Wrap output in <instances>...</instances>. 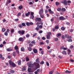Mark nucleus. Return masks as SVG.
Here are the masks:
<instances>
[{
  "label": "nucleus",
  "mask_w": 74,
  "mask_h": 74,
  "mask_svg": "<svg viewBox=\"0 0 74 74\" xmlns=\"http://www.w3.org/2000/svg\"><path fill=\"white\" fill-rule=\"evenodd\" d=\"M9 63L10 66H12L13 68L16 67V64L12 61L10 60Z\"/></svg>",
  "instance_id": "1"
},
{
  "label": "nucleus",
  "mask_w": 74,
  "mask_h": 74,
  "mask_svg": "<svg viewBox=\"0 0 74 74\" xmlns=\"http://www.w3.org/2000/svg\"><path fill=\"white\" fill-rule=\"evenodd\" d=\"M25 31L24 30H22L21 31L19 30L18 32V33L19 34H20V35H23L24 34H25Z\"/></svg>",
  "instance_id": "2"
},
{
  "label": "nucleus",
  "mask_w": 74,
  "mask_h": 74,
  "mask_svg": "<svg viewBox=\"0 0 74 74\" xmlns=\"http://www.w3.org/2000/svg\"><path fill=\"white\" fill-rule=\"evenodd\" d=\"M61 3L62 4H64V5H67V1L66 0L62 1Z\"/></svg>",
  "instance_id": "3"
},
{
  "label": "nucleus",
  "mask_w": 74,
  "mask_h": 74,
  "mask_svg": "<svg viewBox=\"0 0 74 74\" xmlns=\"http://www.w3.org/2000/svg\"><path fill=\"white\" fill-rule=\"evenodd\" d=\"M44 14V10L42 8L39 11V14L40 15H41Z\"/></svg>",
  "instance_id": "4"
},
{
  "label": "nucleus",
  "mask_w": 74,
  "mask_h": 74,
  "mask_svg": "<svg viewBox=\"0 0 74 74\" xmlns=\"http://www.w3.org/2000/svg\"><path fill=\"white\" fill-rule=\"evenodd\" d=\"M59 20H66V18H64L63 16H61L59 17Z\"/></svg>",
  "instance_id": "5"
},
{
  "label": "nucleus",
  "mask_w": 74,
  "mask_h": 74,
  "mask_svg": "<svg viewBox=\"0 0 74 74\" xmlns=\"http://www.w3.org/2000/svg\"><path fill=\"white\" fill-rule=\"evenodd\" d=\"M35 21H38V22H40L41 21V19L39 17H36L35 18Z\"/></svg>",
  "instance_id": "6"
},
{
  "label": "nucleus",
  "mask_w": 74,
  "mask_h": 74,
  "mask_svg": "<svg viewBox=\"0 0 74 74\" xmlns=\"http://www.w3.org/2000/svg\"><path fill=\"white\" fill-rule=\"evenodd\" d=\"M18 40L21 42H23L24 41V39L23 38L21 37L19 38Z\"/></svg>",
  "instance_id": "7"
},
{
  "label": "nucleus",
  "mask_w": 74,
  "mask_h": 74,
  "mask_svg": "<svg viewBox=\"0 0 74 74\" xmlns=\"http://www.w3.org/2000/svg\"><path fill=\"white\" fill-rule=\"evenodd\" d=\"M48 11L49 12V13H50V14H53V13H54L52 11L51 9H49Z\"/></svg>",
  "instance_id": "8"
},
{
  "label": "nucleus",
  "mask_w": 74,
  "mask_h": 74,
  "mask_svg": "<svg viewBox=\"0 0 74 74\" xmlns=\"http://www.w3.org/2000/svg\"><path fill=\"white\" fill-rule=\"evenodd\" d=\"M62 53L63 55H67V53H66V51L65 50L63 51Z\"/></svg>",
  "instance_id": "9"
},
{
  "label": "nucleus",
  "mask_w": 74,
  "mask_h": 74,
  "mask_svg": "<svg viewBox=\"0 0 74 74\" xmlns=\"http://www.w3.org/2000/svg\"><path fill=\"white\" fill-rule=\"evenodd\" d=\"M12 49L9 48H8L6 49V51H8V52H11V51H12Z\"/></svg>",
  "instance_id": "10"
},
{
  "label": "nucleus",
  "mask_w": 74,
  "mask_h": 74,
  "mask_svg": "<svg viewBox=\"0 0 74 74\" xmlns=\"http://www.w3.org/2000/svg\"><path fill=\"white\" fill-rule=\"evenodd\" d=\"M34 64L35 66H36V67H38L39 66H40V64L36 62H34Z\"/></svg>",
  "instance_id": "11"
},
{
  "label": "nucleus",
  "mask_w": 74,
  "mask_h": 74,
  "mask_svg": "<svg viewBox=\"0 0 74 74\" xmlns=\"http://www.w3.org/2000/svg\"><path fill=\"white\" fill-rule=\"evenodd\" d=\"M34 52V53H37V50L36 49H33Z\"/></svg>",
  "instance_id": "12"
},
{
  "label": "nucleus",
  "mask_w": 74,
  "mask_h": 74,
  "mask_svg": "<svg viewBox=\"0 0 74 74\" xmlns=\"http://www.w3.org/2000/svg\"><path fill=\"white\" fill-rule=\"evenodd\" d=\"M29 67H34V64H29Z\"/></svg>",
  "instance_id": "13"
},
{
  "label": "nucleus",
  "mask_w": 74,
  "mask_h": 74,
  "mask_svg": "<svg viewBox=\"0 0 74 74\" xmlns=\"http://www.w3.org/2000/svg\"><path fill=\"white\" fill-rule=\"evenodd\" d=\"M66 11V8H62L61 9V11L62 12H65Z\"/></svg>",
  "instance_id": "14"
},
{
  "label": "nucleus",
  "mask_w": 74,
  "mask_h": 74,
  "mask_svg": "<svg viewBox=\"0 0 74 74\" xmlns=\"http://www.w3.org/2000/svg\"><path fill=\"white\" fill-rule=\"evenodd\" d=\"M30 14V12H28L27 13L25 14L26 16H28V15H29Z\"/></svg>",
  "instance_id": "15"
},
{
  "label": "nucleus",
  "mask_w": 74,
  "mask_h": 74,
  "mask_svg": "<svg viewBox=\"0 0 74 74\" xmlns=\"http://www.w3.org/2000/svg\"><path fill=\"white\" fill-rule=\"evenodd\" d=\"M21 63H22V61L21 60H20L18 61V65H21Z\"/></svg>",
  "instance_id": "16"
},
{
  "label": "nucleus",
  "mask_w": 74,
  "mask_h": 74,
  "mask_svg": "<svg viewBox=\"0 0 74 74\" xmlns=\"http://www.w3.org/2000/svg\"><path fill=\"white\" fill-rule=\"evenodd\" d=\"M46 37L47 39H48L49 40V39L51 38V36H50L47 35Z\"/></svg>",
  "instance_id": "17"
},
{
  "label": "nucleus",
  "mask_w": 74,
  "mask_h": 74,
  "mask_svg": "<svg viewBox=\"0 0 74 74\" xmlns=\"http://www.w3.org/2000/svg\"><path fill=\"white\" fill-rule=\"evenodd\" d=\"M31 44H36V42H35V40H33L31 41Z\"/></svg>",
  "instance_id": "18"
},
{
  "label": "nucleus",
  "mask_w": 74,
  "mask_h": 74,
  "mask_svg": "<svg viewBox=\"0 0 74 74\" xmlns=\"http://www.w3.org/2000/svg\"><path fill=\"white\" fill-rule=\"evenodd\" d=\"M31 70L32 69L31 68H29L28 69V71L29 73H32V71H31Z\"/></svg>",
  "instance_id": "19"
},
{
  "label": "nucleus",
  "mask_w": 74,
  "mask_h": 74,
  "mask_svg": "<svg viewBox=\"0 0 74 74\" xmlns=\"http://www.w3.org/2000/svg\"><path fill=\"white\" fill-rule=\"evenodd\" d=\"M25 58L26 59V62H28V61H29V60H29V57H25Z\"/></svg>",
  "instance_id": "20"
},
{
  "label": "nucleus",
  "mask_w": 74,
  "mask_h": 74,
  "mask_svg": "<svg viewBox=\"0 0 74 74\" xmlns=\"http://www.w3.org/2000/svg\"><path fill=\"white\" fill-rule=\"evenodd\" d=\"M14 48L15 50H18V49H19V48H18V47L17 46H16L14 47Z\"/></svg>",
  "instance_id": "21"
},
{
  "label": "nucleus",
  "mask_w": 74,
  "mask_h": 74,
  "mask_svg": "<svg viewBox=\"0 0 74 74\" xmlns=\"http://www.w3.org/2000/svg\"><path fill=\"white\" fill-rule=\"evenodd\" d=\"M66 41H68V42H72V41H73L72 39H71L67 40Z\"/></svg>",
  "instance_id": "22"
},
{
  "label": "nucleus",
  "mask_w": 74,
  "mask_h": 74,
  "mask_svg": "<svg viewBox=\"0 0 74 74\" xmlns=\"http://www.w3.org/2000/svg\"><path fill=\"white\" fill-rule=\"evenodd\" d=\"M10 72L12 73V74H14V73H15V71L12 69L10 70Z\"/></svg>",
  "instance_id": "23"
},
{
  "label": "nucleus",
  "mask_w": 74,
  "mask_h": 74,
  "mask_svg": "<svg viewBox=\"0 0 74 74\" xmlns=\"http://www.w3.org/2000/svg\"><path fill=\"white\" fill-rule=\"evenodd\" d=\"M40 28L39 27V25H38L37 26V27L35 28V30H38Z\"/></svg>",
  "instance_id": "24"
},
{
  "label": "nucleus",
  "mask_w": 74,
  "mask_h": 74,
  "mask_svg": "<svg viewBox=\"0 0 74 74\" xmlns=\"http://www.w3.org/2000/svg\"><path fill=\"white\" fill-rule=\"evenodd\" d=\"M66 28L64 27H62L61 28V30L62 31H64L65 30Z\"/></svg>",
  "instance_id": "25"
},
{
  "label": "nucleus",
  "mask_w": 74,
  "mask_h": 74,
  "mask_svg": "<svg viewBox=\"0 0 74 74\" xmlns=\"http://www.w3.org/2000/svg\"><path fill=\"white\" fill-rule=\"evenodd\" d=\"M61 10H62V8H58L57 9V10L58 11L60 12V11H61Z\"/></svg>",
  "instance_id": "26"
},
{
  "label": "nucleus",
  "mask_w": 74,
  "mask_h": 74,
  "mask_svg": "<svg viewBox=\"0 0 74 74\" xmlns=\"http://www.w3.org/2000/svg\"><path fill=\"white\" fill-rule=\"evenodd\" d=\"M5 30H6V29H5V28H3L2 29V31L3 32H5Z\"/></svg>",
  "instance_id": "27"
},
{
  "label": "nucleus",
  "mask_w": 74,
  "mask_h": 74,
  "mask_svg": "<svg viewBox=\"0 0 74 74\" xmlns=\"http://www.w3.org/2000/svg\"><path fill=\"white\" fill-rule=\"evenodd\" d=\"M40 16L42 18H44V15L43 14H40Z\"/></svg>",
  "instance_id": "28"
},
{
  "label": "nucleus",
  "mask_w": 74,
  "mask_h": 74,
  "mask_svg": "<svg viewBox=\"0 0 74 74\" xmlns=\"http://www.w3.org/2000/svg\"><path fill=\"white\" fill-rule=\"evenodd\" d=\"M18 27L20 28H22L23 27V26H22V25L21 24H19L18 25Z\"/></svg>",
  "instance_id": "29"
},
{
  "label": "nucleus",
  "mask_w": 74,
  "mask_h": 74,
  "mask_svg": "<svg viewBox=\"0 0 74 74\" xmlns=\"http://www.w3.org/2000/svg\"><path fill=\"white\" fill-rule=\"evenodd\" d=\"M4 35L6 36H8V32H7L6 31L4 32Z\"/></svg>",
  "instance_id": "30"
},
{
  "label": "nucleus",
  "mask_w": 74,
  "mask_h": 74,
  "mask_svg": "<svg viewBox=\"0 0 74 74\" xmlns=\"http://www.w3.org/2000/svg\"><path fill=\"white\" fill-rule=\"evenodd\" d=\"M65 73H69V74H70V73H71V71L68 70H66L65 71Z\"/></svg>",
  "instance_id": "31"
},
{
  "label": "nucleus",
  "mask_w": 74,
  "mask_h": 74,
  "mask_svg": "<svg viewBox=\"0 0 74 74\" xmlns=\"http://www.w3.org/2000/svg\"><path fill=\"white\" fill-rule=\"evenodd\" d=\"M23 8V6H22V5H21L20 6H19L18 7V9H19V10H21V9H22V8Z\"/></svg>",
  "instance_id": "32"
},
{
  "label": "nucleus",
  "mask_w": 74,
  "mask_h": 74,
  "mask_svg": "<svg viewBox=\"0 0 74 74\" xmlns=\"http://www.w3.org/2000/svg\"><path fill=\"white\" fill-rule=\"evenodd\" d=\"M28 49L29 51H32V47H30L28 48Z\"/></svg>",
  "instance_id": "33"
},
{
  "label": "nucleus",
  "mask_w": 74,
  "mask_h": 74,
  "mask_svg": "<svg viewBox=\"0 0 74 74\" xmlns=\"http://www.w3.org/2000/svg\"><path fill=\"white\" fill-rule=\"evenodd\" d=\"M39 60V58H37L36 60V62L37 63H40V61L38 60Z\"/></svg>",
  "instance_id": "34"
},
{
  "label": "nucleus",
  "mask_w": 74,
  "mask_h": 74,
  "mask_svg": "<svg viewBox=\"0 0 74 74\" xmlns=\"http://www.w3.org/2000/svg\"><path fill=\"white\" fill-rule=\"evenodd\" d=\"M23 71H25L26 70V67L24 66L23 67L22 69Z\"/></svg>",
  "instance_id": "35"
},
{
  "label": "nucleus",
  "mask_w": 74,
  "mask_h": 74,
  "mask_svg": "<svg viewBox=\"0 0 74 74\" xmlns=\"http://www.w3.org/2000/svg\"><path fill=\"white\" fill-rule=\"evenodd\" d=\"M21 51H25V48L23 47H22L21 49Z\"/></svg>",
  "instance_id": "36"
},
{
  "label": "nucleus",
  "mask_w": 74,
  "mask_h": 74,
  "mask_svg": "<svg viewBox=\"0 0 74 74\" xmlns=\"http://www.w3.org/2000/svg\"><path fill=\"white\" fill-rule=\"evenodd\" d=\"M55 29H59V26L58 25H57L55 27Z\"/></svg>",
  "instance_id": "37"
},
{
  "label": "nucleus",
  "mask_w": 74,
  "mask_h": 74,
  "mask_svg": "<svg viewBox=\"0 0 74 74\" xmlns=\"http://www.w3.org/2000/svg\"><path fill=\"white\" fill-rule=\"evenodd\" d=\"M21 25H22V26H26V24H25V23H21Z\"/></svg>",
  "instance_id": "38"
},
{
  "label": "nucleus",
  "mask_w": 74,
  "mask_h": 74,
  "mask_svg": "<svg viewBox=\"0 0 74 74\" xmlns=\"http://www.w3.org/2000/svg\"><path fill=\"white\" fill-rule=\"evenodd\" d=\"M37 35V33H35L33 35V37H35V36H36Z\"/></svg>",
  "instance_id": "39"
},
{
  "label": "nucleus",
  "mask_w": 74,
  "mask_h": 74,
  "mask_svg": "<svg viewBox=\"0 0 74 74\" xmlns=\"http://www.w3.org/2000/svg\"><path fill=\"white\" fill-rule=\"evenodd\" d=\"M40 64H42H42H44V62L42 61H41L40 63Z\"/></svg>",
  "instance_id": "40"
},
{
  "label": "nucleus",
  "mask_w": 74,
  "mask_h": 74,
  "mask_svg": "<svg viewBox=\"0 0 74 74\" xmlns=\"http://www.w3.org/2000/svg\"><path fill=\"white\" fill-rule=\"evenodd\" d=\"M47 35L48 36H51V32H49L48 33Z\"/></svg>",
  "instance_id": "41"
},
{
  "label": "nucleus",
  "mask_w": 74,
  "mask_h": 74,
  "mask_svg": "<svg viewBox=\"0 0 74 74\" xmlns=\"http://www.w3.org/2000/svg\"><path fill=\"white\" fill-rule=\"evenodd\" d=\"M13 56H16V53L15 52H13Z\"/></svg>",
  "instance_id": "42"
},
{
  "label": "nucleus",
  "mask_w": 74,
  "mask_h": 74,
  "mask_svg": "<svg viewBox=\"0 0 74 74\" xmlns=\"http://www.w3.org/2000/svg\"><path fill=\"white\" fill-rule=\"evenodd\" d=\"M26 25L27 26H30V23L29 22H27Z\"/></svg>",
  "instance_id": "43"
},
{
  "label": "nucleus",
  "mask_w": 74,
  "mask_h": 74,
  "mask_svg": "<svg viewBox=\"0 0 74 74\" xmlns=\"http://www.w3.org/2000/svg\"><path fill=\"white\" fill-rule=\"evenodd\" d=\"M26 37L28 38L30 37V35L29 34H27L26 35Z\"/></svg>",
  "instance_id": "44"
},
{
  "label": "nucleus",
  "mask_w": 74,
  "mask_h": 74,
  "mask_svg": "<svg viewBox=\"0 0 74 74\" xmlns=\"http://www.w3.org/2000/svg\"><path fill=\"white\" fill-rule=\"evenodd\" d=\"M60 4V3H59V2H56V5H59Z\"/></svg>",
  "instance_id": "45"
},
{
  "label": "nucleus",
  "mask_w": 74,
  "mask_h": 74,
  "mask_svg": "<svg viewBox=\"0 0 74 74\" xmlns=\"http://www.w3.org/2000/svg\"><path fill=\"white\" fill-rule=\"evenodd\" d=\"M21 15V12L19 13L18 14H17V16L18 17L20 16Z\"/></svg>",
  "instance_id": "46"
},
{
  "label": "nucleus",
  "mask_w": 74,
  "mask_h": 74,
  "mask_svg": "<svg viewBox=\"0 0 74 74\" xmlns=\"http://www.w3.org/2000/svg\"><path fill=\"white\" fill-rule=\"evenodd\" d=\"M16 53H18V54H19V50H16Z\"/></svg>",
  "instance_id": "47"
},
{
  "label": "nucleus",
  "mask_w": 74,
  "mask_h": 74,
  "mask_svg": "<svg viewBox=\"0 0 74 74\" xmlns=\"http://www.w3.org/2000/svg\"><path fill=\"white\" fill-rule=\"evenodd\" d=\"M72 38L71 36L68 35V38H67L68 39H69L70 38Z\"/></svg>",
  "instance_id": "48"
},
{
  "label": "nucleus",
  "mask_w": 74,
  "mask_h": 74,
  "mask_svg": "<svg viewBox=\"0 0 74 74\" xmlns=\"http://www.w3.org/2000/svg\"><path fill=\"white\" fill-rule=\"evenodd\" d=\"M11 33H14V29H11Z\"/></svg>",
  "instance_id": "49"
},
{
  "label": "nucleus",
  "mask_w": 74,
  "mask_h": 74,
  "mask_svg": "<svg viewBox=\"0 0 74 74\" xmlns=\"http://www.w3.org/2000/svg\"><path fill=\"white\" fill-rule=\"evenodd\" d=\"M3 46H4V45L2 44L0 45V48H2V47H3Z\"/></svg>",
  "instance_id": "50"
},
{
  "label": "nucleus",
  "mask_w": 74,
  "mask_h": 74,
  "mask_svg": "<svg viewBox=\"0 0 74 74\" xmlns=\"http://www.w3.org/2000/svg\"><path fill=\"white\" fill-rule=\"evenodd\" d=\"M39 27L40 28V29H42V25H40L39 26Z\"/></svg>",
  "instance_id": "51"
},
{
  "label": "nucleus",
  "mask_w": 74,
  "mask_h": 74,
  "mask_svg": "<svg viewBox=\"0 0 74 74\" xmlns=\"http://www.w3.org/2000/svg\"><path fill=\"white\" fill-rule=\"evenodd\" d=\"M68 36H69V34H66L65 35V38H68Z\"/></svg>",
  "instance_id": "52"
},
{
  "label": "nucleus",
  "mask_w": 74,
  "mask_h": 74,
  "mask_svg": "<svg viewBox=\"0 0 74 74\" xmlns=\"http://www.w3.org/2000/svg\"><path fill=\"white\" fill-rule=\"evenodd\" d=\"M40 45H44V43L43 42H40Z\"/></svg>",
  "instance_id": "53"
},
{
  "label": "nucleus",
  "mask_w": 74,
  "mask_h": 74,
  "mask_svg": "<svg viewBox=\"0 0 74 74\" xmlns=\"http://www.w3.org/2000/svg\"><path fill=\"white\" fill-rule=\"evenodd\" d=\"M42 39L43 40H46V38H45L44 37H43L42 38Z\"/></svg>",
  "instance_id": "54"
},
{
  "label": "nucleus",
  "mask_w": 74,
  "mask_h": 74,
  "mask_svg": "<svg viewBox=\"0 0 74 74\" xmlns=\"http://www.w3.org/2000/svg\"><path fill=\"white\" fill-rule=\"evenodd\" d=\"M29 45V47H33V44L30 43Z\"/></svg>",
  "instance_id": "55"
},
{
  "label": "nucleus",
  "mask_w": 74,
  "mask_h": 74,
  "mask_svg": "<svg viewBox=\"0 0 74 74\" xmlns=\"http://www.w3.org/2000/svg\"><path fill=\"white\" fill-rule=\"evenodd\" d=\"M61 35H62V34H61L58 33V34L57 35V36L58 37H59V36H61Z\"/></svg>",
  "instance_id": "56"
},
{
  "label": "nucleus",
  "mask_w": 74,
  "mask_h": 74,
  "mask_svg": "<svg viewBox=\"0 0 74 74\" xmlns=\"http://www.w3.org/2000/svg\"><path fill=\"white\" fill-rule=\"evenodd\" d=\"M14 20L16 22H18L19 21V19L17 18L16 19H14Z\"/></svg>",
  "instance_id": "57"
},
{
  "label": "nucleus",
  "mask_w": 74,
  "mask_h": 74,
  "mask_svg": "<svg viewBox=\"0 0 74 74\" xmlns=\"http://www.w3.org/2000/svg\"><path fill=\"white\" fill-rule=\"evenodd\" d=\"M46 42L47 43V44H48L49 43V40H46Z\"/></svg>",
  "instance_id": "58"
},
{
  "label": "nucleus",
  "mask_w": 74,
  "mask_h": 74,
  "mask_svg": "<svg viewBox=\"0 0 74 74\" xmlns=\"http://www.w3.org/2000/svg\"><path fill=\"white\" fill-rule=\"evenodd\" d=\"M31 19H34V15H32V16H31Z\"/></svg>",
  "instance_id": "59"
},
{
  "label": "nucleus",
  "mask_w": 74,
  "mask_h": 74,
  "mask_svg": "<svg viewBox=\"0 0 74 74\" xmlns=\"http://www.w3.org/2000/svg\"><path fill=\"white\" fill-rule=\"evenodd\" d=\"M53 71H50L49 72V74H53Z\"/></svg>",
  "instance_id": "60"
},
{
  "label": "nucleus",
  "mask_w": 74,
  "mask_h": 74,
  "mask_svg": "<svg viewBox=\"0 0 74 74\" xmlns=\"http://www.w3.org/2000/svg\"><path fill=\"white\" fill-rule=\"evenodd\" d=\"M64 48V46H62L60 48V49H63Z\"/></svg>",
  "instance_id": "61"
},
{
  "label": "nucleus",
  "mask_w": 74,
  "mask_h": 74,
  "mask_svg": "<svg viewBox=\"0 0 74 74\" xmlns=\"http://www.w3.org/2000/svg\"><path fill=\"white\" fill-rule=\"evenodd\" d=\"M39 33H40V34H41V33H42V31L41 30L39 31Z\"/></svg>",
  "instance_id": "62"
},
{
  "label": "nucleus",
  "mask_w": 74,
  "mask_h": 74,
  "mask_svg": "<svg viewBox=\"0 0 74 74\" xmlns=\"http://www.w3.org/2000/svg\"><path fill=\"white\" fill-rule=\"evenodd\" d=\"M54 21V19L53 18H52L51 19V22H53V21Z\"/></svg>",
  "instance_id": "63"
},
{
  "label": "nucleus",
  "mask_w": 74,
  "mask_h": 74,
  "mask_svg": "<svg viewBox=\"0 0 74 74\" xmlns=\"http://www.w3.org/2000/svg\"><path fill=\"white\" fill-rule=\"evenodd\" d=\"M34 74H38V72H37V71H35L34 72Z\"/></svg>",
  "instance_id": "64"
}]
</instances>
